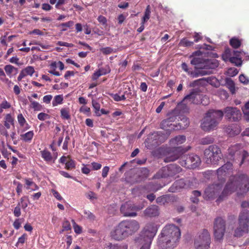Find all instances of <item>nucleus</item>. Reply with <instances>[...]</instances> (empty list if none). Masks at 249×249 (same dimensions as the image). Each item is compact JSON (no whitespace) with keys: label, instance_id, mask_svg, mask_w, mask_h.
Listing matches in <instances>:
<instances>
[{"label":"nucleus","instance_id":"f257e3e1","mask_svg":"<svg viewBox=\"0 0 249 249\" xmlns=\"http://www.w3.org/2000/svg\"><path fill=\"white\" fill-rule=\"evenodd\" d=\"M249 190V178L245 175L230 177L225 188L222 191L219 184L209 186L205 191L204 198L210 199L218 196L217 201H220L228 195L236 192L238 195L246 193Z\"/></svg>","mask_w":249,"mask_h":249},{"label":"nucleus","instance_id":"f03ea898","mask_svg":"<svg viewBox=\"0 0 249 249\" xmlns=\"http://www.w3.org/2000/svg\"><path fill=\"white\" fill-rule=\"evenodd\" d=\"M180 237L179 229L174 225L166 226L162 230L158 244L161 249H172L176 247Z\"/></svg>","mask_w":249,"mask_h":249},{"label":"nucleus","instance_id":"7ed1b4c3","mask_svg":"<svg viewBox=\"0 0 249 249\" xmlns=\"http://www.w3.org/2000/svg\"><path fill=\"white\" fill-rule=\"evenodd\" d=\"M186 141V137L183 135H179L171 139L169 142L170 150L164 160L165 162H170L177 160L182 154L190 149V146L184 148L179 145Z\"/></svg>","mask_w":249,"mask_h":249},{"label":"nucleus","instance_id":"20e7f679","mask_svg":"<svg viewBox=\"0 0 249 249\" xmlns=\"http://www.w3.org/2000/svg\"><path fill=\"white\" fill-rule=\"evenodd\" d=\"M223 115V112L221 110H209L202 121V129L206 131L214 129L222 119Z\"/></svg>","mask_w":249,"mask_h":249},{"label":"nucleus","instance_id":"39448f33","mask_svg":"<svg viewBox=\"0 0 249 249\" xmlns=\"http://www.w3.org/2000/svg\"><path fill=\"white\" fill-rule=\"evenodd\" d=\"M211 243L210 232L207 230L203 229L196 235L194 240V246L196 249H209Z\"/></svg>","mask_w":249,"mask_h":249},{"label":"nucleus","instance_id":"423d86ee","mask_svg":"<svg viewBox=\"0 0 249 249\" xmlns=\"http://www.w3.org/2000/svg\"><path fill=\"white\" fill-rule=\"evenodd\" d=\"M158 230L157 226L154 223H148L136 240L139 244H143L146 242L151 244L152 239L156 235Z\"/></svg>","mask_w":249,"mask_h":249},{"label":"nucleus","instance_id":"0eeeda50","mask_svg":"<svg viewBox=\"0 0 249 249\" xmlns=\"http://www.w3.org/2000/svg\"><path fill=\"white\" fill-rule=\"evenodd\" d=\"M249 231V213L245 211L241 213L239 218V226L234 231V236L240 237Z\"/></svg>","mask_w":249,"mask_h":249},{"label":"nucleus","instance_id":"6e6552de","mask_svg":"<svg viewBox=\"0 0 249 249\" xmlns=\"http://www.w3.org/2000/svg\"><path fill=\"white\" fill-rule=\"evenodd\" d=\"M204 155L208 163L216 164L221 159L222 153L219 147L212 145L204 151Z\"/></svg>","mask_w":249,"mask_h":249},{"label":"nucleus","instance_id":"1a4fd4ad","mask_svg":"<svg viewBox=\"0 0 249 249\" xmlns=\"http://www.w3.org/2000/svg\"><path fill=\"white\" fill-rule=\"evenodd\" d=\"M144 207V204L136 206L130 202H126L122 205L120 210L124 216L134 217L137 215L136 211L142 210Z\"/></svg>","mask_w":249,"mask_h":249},{"label":"nucleus","instance_id":"9d476101","mask_svg":"<svg viewBox=\"0 0 249 249\" xmlns=\"http://www.w3.org/2000/svg\"><path fill=\"white\" fill-rule=\"evenodd\" d=\"M214 236L217 241L223 239L225 231V221L221 217H218L215 220L213 227Z\"/></svg>","mask_w":249,"mask_h":249},{"label":"nucleus","instance_id":"9b49d317","mask_svg":"<svg viewBox=\"0 0 249 249\" xmlns=\"http://www.w3.org/2000/svg\"><path fill=\"white\" fill-rule=\"evenodd\" d=\"M121 224L127 236L132 235L140 228L139 223L135 220H124L121 222Z\"/></svg>","mask_w":249,"mask_h":249},{"label":"nucleus","instance_id":"f8f14e48","mask_svg":"<svg viewBox=\"0 0 249 249\" xmlns=\"http://www.w3.org/2000/svg\"><path fill=\"white\" fill-rule=\"evenodd\" d=\"M201 163L199 157L194 154L190 155L186 160H182L180 161V163L182 166L187 168H195L198 167Z\"/></svg>","mask_w":249,"mask_h":249},{"label":"nucleus","instance_id":"ddd939ff","mask_svg":"<svg viewBox=\"0 0 249 249\" xmlns=\"http://www.w3.org/2000/svg\"><path fill=\"white\" fill-rule=\"evenodd\" d=\"M224 113L225 117L230 121H238L242 117L240 111L236 107H227L224 109Z\"/></svg>","mask_w":249,"mask_h":249},{"label":"nucleus","instance_id":"4468645a","mask_svg":"<svg viewBox=\"0 0 249 249\" xmlns=\"http://www.w3.org/2000/svg\"><path fill=\"white\" fill-rule=\"evenodd\" d=\"M111 236L116 240H122L128 237L121 222L111 231Z\"/></svg>","mask_w":249,"mask_h":249},{"label":"nucleus","instance_id":"2eb2a0df","mask_svg":"<svg viewBox=\"0 0 249 249\" xmlns=\"http://www.w3.org/2000/svg\"><path fill=\"white\" fill-rule=\"evenodd\" d=\"M191 64L195 66L196 71H199L198 69H207L208 65L210 63V61H205L200 57H194L191 61ZM202 70H201V71Z\"/></svg>","mask_w":249,"mask_h":249},{"label":"nucleus","instance_id":"dca6fc26","mask_svg":"<svg viewBox=\"0 0 249 249\" xmlns=\"http://www.w3.org/2000/svg\"><path fill=\"white\" fill-rule=\"evenodd\" d=\"M200 94L196 92H192L184 98L182 103L184 104H198L200 103Z\"/></svg>","mask_w":249,"mask_h":249},{"label":"nucleus","instance_id":"f3484780","mask_svg":"<svg viewBox=\"0 0 249 249\" xmlns=\"http://www.w3.org/2000/svg\"><path fill=\"white\" fill-rule=\"evenodd\" d=\"M173 120V118H168L161 122V128L166 131V134L168 136L171 131L174 129V125L171 122Z\"/></svg>","mask_w":249,"mask_h":249},{"label":"nucleus","instance_id":"a211bd4d","mask_svg":"<svg viewBox=\"0 0 249 249\" xmlns=\"http://www.w3.org/2000/svg\"><path fill=\"white\" fill-rule=\"evenodd\" d=\"M159 209L155 205H152L146 208L143 212L144 216L154 217L159 215Z\"/></svg>","mask_w":249,"mask_h":249},{"label":"nucleus","instance_id":"6ab92c4d","mask_svg":"<svg viewBox=\"0 0 249 249\" xmlns=\"http://www.w3.org/2000/svg\"><path fill=\"white\" fill-rule=\"evenodd\" d=\"M232 164L230 162H227L222 167L217 170L218 177L225 176L227 173L230 172L232 169Z\"/></svg>","mask_w":249,"mask_h":249},{"label":"nucleus","instance_id":"aec40b11","mask_svg":"<svg viewBox=\"0 0 249 249\" xmlns=\"http://www.w3.org/2000/svg\"><path fill=\"white\" fill-rule=\"evenodd\" d=\"M182 69L189 74H190L192 77L195 78L198 76H203L208 74V72L206 71H196L195 72H192L189 71L188 69V66L185 63H182L181 64Z\"/></svg>","mask_w":249,"mask_h":249},{"label":"nucleus","instance_id":"412c9836","mask_svg":"<svg viewBox=\"0 0 249 249\" xmlns=\"http://www.w3.org/2000/svg\"><path fill=\"white\" fill-rule=\"evenodd\" d=\"M42 158L47 162H54L55 160L56 159L57 155H52L51 153L48 150H43L41 152Z\"/></svg>","mask_w":249,"mask_h":249},{"label":"nucleus","instance_id":"4be33fe9","mask_svg":"<svg viewBox=\"0 0 249 249\" xmlns=\"http://www.w3.org/2000/svg\"><path fill=\"white\" fill-rule=\"evenodd\" d=\"M186 186L184 180L182 179L177 180L173 185L169 188V191L172 192L179 191L180 189L184 188Z\"/></svg>","mask_w":249,"mask_h":249},{"label":"nucleus","instance_id":"5701e85b","mask_svg":"<svg viewBox=\"0 0 249 249\" xmlns=\"http://www.w3.org/2000/svg\"><path fill=\"white\" fill-rule=\"evenodd\" d=\"M241 146L239 144H236L231 146L228 149V153L231 157L234 156L237 159L238 155L240 153Z\"/></svg>","mask_w":249,"mask_h":249},{"label":"nucleus","instance_id":"b1692460","mask_svg":"<svg viewBox=\"0 0 249 249\" xmlns=\"http://www.w3.org/2000/svg\"><path fill=\"white\" fill-rule=\"evenodd\" d=\"M233 53L235 56L231 57L230 58V61L231 63L234 64L237 66H241L242 63V61L240 55L242 53L237 51H234Z\"/></svg>","mask_w":249,"mask_h":249},{"label":"nucleus","instance_id":"393cba45","mask_svg":"<svg viewBox=\"0 0 249 249\" xmlns=\"http://www.w3.org/2000/svg\"><path fill=\"white\" fill-rule=\"evenodd\" d=\"M18 122L20 127L23 128L24 130L30 128V126L27 123L25 118L21 113H19L17 116Z\"/></svg>","mask_w":249,"mask_h":249},{"label":"nucleus","instance_id":"a878e982","mask_svg":"<svg viewBox=\"0 0 249 249\" xmlns=\"http://www.w3.org/2000/svg\"><path fill=\"white\" fill-rule=\"evenodd\" d=\"M14 124V118L11 113H7L4 117V125L6 128L9 129L11 125Z\"/></svg>","mask_w":249,"mask_h":249},{"label":"nucleus","instance_id":"bb28decb","mask_svg":"<svg viewBox=\"0 0 249 249\" xmlns=\"http://www.w3.org/2000/svg\"><path fill=\"white\" fill-rule=\"evenodd\" d=\"M28 99L30 102V107L32 108L35 111H40L42 109V106L37 102L34 101L30 96L28 97Z\"/></svg>","mask_w":249,"mask_h":249},{"label":"nucleus","instance_id":"cd10ccee","mask_svg":"<svg viewBox=\"0 0 249 249\" xmlns=\"http://www.w3.org/2000/svg\"><path fill=\"white\" fill-rule=\"evenodd\" d=\"M34 135L33 131H29L24 134L20 135V139L25 142H30Z\"/></svg>","mask_w":249,"mask_h":249},{"label":"nucleus","instance_id":"c85d7f7f","mask_svg":"<svg viewBox=\"0 0 249 249\" xmlns=\"http://www.w3.org/2000/svg\"><path fill=\"white\" fill-rule=\"evenodd\" d=\"M20 71L25 77L26 76H32L35 72V70L33 66H29L22 69Z\"/></svg>","mask_w":249,"mask_h":249},{"label":"nucleus","instance_id":"c756f323","mask_svg":"<svg viewBox=\"0 0 249 249\" xmlns=\"http://www.w3.org/2000/svg\"><path fill=\"white\" fill-rule=\"evenodd\" d=\"M25 183L27 186V189H30L32 191H36L39 189L38 186L31 179L26 178L25 180Z\"/></svg>","mask_w":249,"mask_h":249},{"label":"nucleus","instance_id":"7c9ffc66","mask_svg":"<svg viewBox=\"0 0 249 249\" xmlns=\"http://www.w3.org/2000/svg\"><path fill=\"white\" fill-rule=\"evenodd\" d=\"M244 117L246 120L249 121V101L247 102L241 108Z\"/></svg>","mask_w":249,"mask_h":249},{"label":"nucleus","instance_id":"2f4dec72","mask_svg":"<svg viewBox=\"0 0 249 249\" xmlns=\"http://www.w3.org/2000/svg\"><path fill=\"white\" fill-rule=\"evenodd\" d=\"M4 70L6 74L10 77H12V73L15 71H17V69L11 65H6L4 66Z\"/></svg>","mask_w":249,"mask_h":249},{"label":"nucleus","instance_id":"473e14b6","mask_svg":"<svg viewBox=\"0 0 249 249\" xmlns=\"http://www.w3.org/2000/svg\"><path fill=\"white\" fill-rule=\"evenodd\" d=\"M61 117L62 119L69 120L71 118L69 107L62 108L60 110Z\"/></svg>","mask_w":249,"mask_h":249},{"label":"nucleus","instance_id":"72a5a7b5","mask_svg":"<svg viewBox=\"0 0 249 249\" xmlns=\"http://www.w3.org/2000/svg\"><path fill=\"white\" fill-rule=\"evenodd\" d=\"M107 249H127V246L125 244H108L107 246Z\"/></svg>","mask_w":249,"mask_h":249},{"label":"nucleus","instance_id":"f704fd0d","mask_svg":"<svg viewBox=\"0 0 249 249\" xmlns=\"http://www.w3.org/2000/svg\"><path fill=\"white\" fill-rule=\"evenodd\" d=\"M63 101V97L62 95H57L54 97L52 102L53 107L57 106L58 105L62 104Z\"/></svg>","mask_w":249,"mask_h":249},{"label":"nucleus","instance_id":"c9c22d12","mask_svg":"<svg viewBox=\"0 0 249 249\" xmlns=\"http://www.w3.org/2000/svg\"><path fill=\"white\" fill-rule=\"evenodd\" d=\"M11 107V105L10 103L7 102L6 100H3L0 104V113H2L3 109L10 108Z\"/></svg>","mask_w":249,"mask_h":249},{"label":"nucleus","instance_id":"e433bc0d","mask_svg":"<svg viewBox=\"0 0 249 249\" xmlns=\"http://www.w3.org/2000/svg\"><path fill=\"white\" fill-rule=\"evenodd\" d=\"M231 45L234 48H238L241 44V41L236 37H233L230 40Z\"/></svg>","mask_w":249,"mask_h":249},{"label":"nucleus","instance_id":"4c0bfd02","mask_svg":"<svg viewBox=\"0 0 249 249\" xmlns=\"http://www.w3.org/2000/svg\"><path fill=\"white\" fill-rule=\"evenodd\" d=\"M194 44V42L188 40L186 38H183L180 41L178 45L183 47H190Z\"/></svg>","mask_w":249,"mask_h":249},{"label":"nucleus","instance_id":"58836bf2","mask_svg":"<svg viewBox=\"0 0 249 249\" xmlns=\"http://www.w3.org/2000/svg\"><path fill=\"white\" fill-rule=\"evenodd\" d=\"M150 13V7L149 5H148L145 9L144 16L142 18V22L143 23H144L145 22L147 21V20L149 19Z\"/></svg>","mask_w":249,"mask_h":249},{"label":"nucleus","instance_id":"ea45409f","mask_svg":"<svg viewBox=\"0 0 249 249\" xmlns=\"http://www.w3.org/2000/svg\"><path fill=\"white\" fill-rule=\"evenodd\" d=\"M226 131L231 136L238 135L241 132V129L239 126H236L234 127V129H231L230 130V128L227 129Z\"/></svg>","mask_w":249,"mask_h":249},{"label":"nucleus","instance_id":"a19ab883","mask_svg":"<svg viewBox=\"0 0 249 249\" xmlns=\"http://www.w3.org/2000/svg\"><path fill=\"white\" fill-rule=\"evenodd\" d=\"M92 105L94 109V112L96 114V115L97 116H100L99 111L100 110V105L94 100L92 101Z\"/></svg>","mask_w":249,"mask_h":249},{"label":"nucleus","instance_id":"79ce46f5","mask_svg":"<svg viewBox=\"0 0 249 249\" xmlns=\"http://www.w3.org/2000/svg\"><path fill=\"white\" fill-rule=\"evenodd\" d=\"M100 51L104 53V54H109L112 53H115L116 52V50H114L112 48L110 47H105V48H102L100 49Z\"/></svg>","mask_w":249,"mask_h":249},{"label":"nucleus","instance_id":"37998d69","mask_svg":"<svg viewBox=\"0 0 249 249\" xmlns=\"http://www.w3.org/2000/svg\"><path fill=\"white\" fill-rule=\"evenodd\" d=\"M249 156V153L244 150H240V153L238 155L237 159H241V164L243 163L244 160L248 157Z\"/></svg>","mask_w":249,"mask_h":249},{"label":"nucleus","instance_id":"c03bdc74","mask_svg":"<svg viewBox=\"0 0 249 249\" xmlns=\"http://www.w3.org/2000/svg\"><path fill=\"white\" fill-rule=\"evenodd\" d=\"M71 222L73 225V228L74 231V232L77 234H80L82 232V228L81 227L77 225L75 221L73 219L71 220Z\"/></svg>","mask_w":249,"mask_h":249},{"label":"nucleus","instance_id":"a18cd8bd","mask_svg":"<svg viewBox=\"0 0 249 249\" xmlns=\"http://www.w3.org/2000/svg\"><path fill=\"white\" fill-rule=\"evenodd\" d=\"M227 72L229 76L233 77L237 74L238 71L236 68H232L229 69Z\"/></svg>","mask_w":249,"mask_h":249},{"label":"nucleus","instance_id":"49530a36","mask_svg":"<svg viewBox=\"0 0 249 249\" xmlns=\"http://www.w3.org/2000/svg\"><path fill=\"white\" fill-rule=\"evenodd\" d=\"M7 129V128L5 127L4 125H3L0 123V134L1 135L4 136L6 137H8L9 136V134Z\"/></svg>","mask_w":249,"mask_h":249},{"label":"nucleus","instance_id":"de8ad7c7","mask_svg":"<svg viewBox=\"0 0 249 249\" xmlns=\"http://www.w3.org/2000/svg\"><path fill=\"white\" fill-rule=\"evenodd\" d=\"M37 118L40 121H44L50 118V116L48 114L45 113L41 112L37 115Z\"/></svg>","mask_w":249,"mask_h":249},{"label":"nucleus","instance_id":"09e8293b","mask_svg":"<svg viewBox=\"0 0 249 249\" xmlns=\"http://www.w3.org/2000/svg\"><path fill=\"white\" fill-rule=\"evenodd\" d=\"M214 139L211 137H207L203 138L201 140V142L203 144H208L212 143L213 142Z\"/></svg>","mask_w":249,"mask_h":249},{"label":"nucleus","instance_id":"8fccbe9b","mask_svg":"<svg viewBox=\"0 0 249 249\" xmlns=\"http://www.w3.org/2000/svg\"><path fill=\"white\" fill-rule=\"evenodd\" d=\"M84 214L85 217L89 220L92 221L95 219V216L94 214L89 211H85Z\"/></svg>","mask_w":249,"mask_h":249},{"label":"nucleus","instance_id":"3c124183","mask_svg":"<svg viewBox=\"0 0 249 249\" xmlns=\"http://www.w3.org/2000/svg\"><path fill=\"white\" fill-rule=\"evenodd\" d=\"M112 97L113 99L116 101H120L122 100H124L125 99V97L124 94L122 95L121 96L119 95L118 94H112Z\"/></svg>","mask_w":249,"mask_h":249},{"label":"nucleus","instance_id":"603ef678","mask_svg":"<svg viewBox=\"0 0 249 249\" xmlns=\"http://www.w3.org/2000/svg\"><path fill=\"white\" fill-rule=\"evenodd\" d=\"M239 79L244 84L249 83V78L244 74H241L239 77Z\"/></svg>","mask_w":249,"mask_h":249},{"label":"nucleus","instance_id":"864d4df0","mask_svg":"<svg viewBox=\"0 0 249 249\" xmlns=\"http://www.w3.org/2000/svg\"><path fill=\"white\" fill-rule=\"evenodd\" d=\"M105 75V72H101V71H99V70L97 71H96L94 72L92 76V79L93 80H97L100 76Z\"/></svg>","mask_w":249,"mask_h":249},{"label":"nucleus","instance_id":"5fc2aeb1","mask_svg":"<svg viewBox=\"0 0 249 249\" xmlns=\"http://www.w3.org/2000/svg\"><path fill=\"white\" fill-rule=\"evenodd\" d=\"M63 231H69L71 229V224L68 220H65L62 224Z\"/></svg>","mask_w":249,"mask_h":249},{"label":"nucleus","instance_id":"6e6d98bb","mask_svg":"<svg viewBox=\"0 0 249 249\" xmlns=\"http://www.w3.org/2000/svg\"><path fill=\"white\" fill-rule=\"evenodd\" d=\"M75 167L74 161L72 160H70L66 163L65 168L67 169H71Z\"/></svg>","mask_w":249,"mask_h":249},{"label":"nucleus","instance_id":"4d7b16f0","mask_svg":"<svg viewBox=\"0 0 249 249\" xmlns=\"http://www.w3.org/2000/svg\"><path fill=\"white\" fill-rule=\"evenodd\" d=\"M19 58L17 56H15L10 58L9 62L12 64H15L19 66L21 65V64L19 62Z\"/></svg>","mask_w":249,"mask_h":249},{"label":"nucleus","instance_id":"13d9d810","mask_svg":"<svg viewBox=\"0 0 249 249\" xmlns=\"http://www.w3.org/2000/svg\"><path fill=\"white\" fill-rule=\"evenodd\" d=\"M97 20L99 22H100L101 24H103V25H107V19L106 18L103 16H99Z\"/></svg>","mask_w":249,"mask_h":249},{"label":"nucleus","instance_id":"bf43d9fd","mask_svg":"<svg viewBox=\"0 0 249 249\" xmlns=\"http://www.w3.org/2000/svg\"><path fill=\"white\" fill-rule=\"evenodd\" d=\"M21 207L23 209H25L28 205V202L25 200V197H22L20 199Z\"/></svg>","mask_w":249,"mask_h":249},{"label":"nucleus","instance_id":"052dcab7","mask_svg":"<svg viewBox=\"0 0 249 249\" xmlns=\"http://www.w3.org/2000/svg\"><path fill=\"white\" fill-rule=\"evenodd\" d=\"M51 191L54 197H55L57 200H61L63 199L62 197L57 191L53 189Z\"/></svg>","mask_w":249,"mask_h":249},{"label":"nucleus","instance_id":"680f3d73","mask_svg":"<svg viewBox=\"0 0 249 249\" xmlns=\"http://www.w3.org/2000/svg\"><path fill=\"white\" fill-rule=\"evenodd\" d=\"M53 96L51 95H45L43 98V102L46 104H49Z\"/></svg>","mask_w":249,"mask_h":249},{"label":"nucleus","instance_id":"e2e57ef3","mask_svg":"<svg viewBox=\"0 0 249 249\" xmlns=\"http://www.w3.org/2000/svg\"><path fill=\"white\" fill-rule=\"evenodd\" d=\"M80 111L83 112L86 114H88L89 113L90 111L89 107H86L85 106H83L80 108Z\"/></svg>","mask_w":249,"mask_h":249},{"label":"nucleus","instance_id":"0e129e2a","mask_svg":"<svg viewBox=\"0 0 249 249\" xmlns=\"http://www.w3.org/2000/svg\"><path fill=\"white\" fill-rule=\"evenodd\" d=\"M109 168L108 166H105L102 170V176L103 178H106L109 172Z\"/></svg>","mask_w":249,"mask_h":249},{"label":"nucleus","instance_id":"69168bd1","mask_svg":"<svg viewBox=\"0 0 249 249\" xmlns=\"http://www.w3.org/2000/svg\"><path fill=\"white\" fill-rule=\"evenodd\" d=\"M87 197L90 199V200H93L97 199V196L96 194L93 193V192H89L87 195Z\"/></svg>","mask_w":249,"mask_h":249},{"label":"nucleus","instance_id":"338daca9","mask_svg":"<svg viewBox=\"0 0 249 249\" xmlns=\"http://www.w3.org/2000/svg\"><path fill=\"white\" fill-rule=\"evenodd\" d=\"M91 165H92L93 169L95 170H99L102 167V165L100 163H99L97 162H92Z\"/></svg>","mask_w":249,"mask_h":249},{"label":"nucleus","instance_id":"774afa93","mask_svg":"<svg viewBox=\"0 0 249 249\" xmlns=\"http://www.w3.org/2000/svg\"><path fill=\"white\" fill-rule=\"evenodd\" d=\"M14 215L16 217H18L20 215V208L19 206H17L15 208L14 210Z\"/></svg>","mask_w":249,"mask_h":249}]
</instances>
